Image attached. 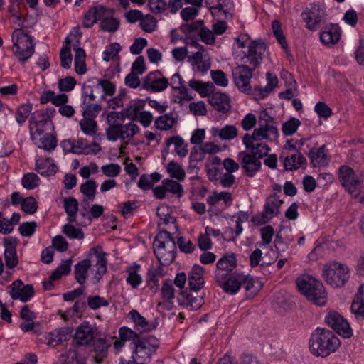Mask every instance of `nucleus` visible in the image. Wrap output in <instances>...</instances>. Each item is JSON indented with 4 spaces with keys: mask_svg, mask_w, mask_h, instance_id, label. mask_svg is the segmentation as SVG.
Masks as SVG:
<instances>
[{
    "mask_svg": "<svg viewBox=\"0 0 364 364\" xmlns=\"http://www.w3.org/2000/svg\"><path fill=\"white\" fill-rule=\"evenodd\" d=\"M119 334L120 339L124 341H132L131 345H132V346L141 338L138 333H136V332L133 331L132 330L127 327L120 328L119 330Z\"/></svg>",
    "mask_w": 364,
    "mask_h": 364,
    "instance_id": "obj_57",
    "label": "nucleus"
},
{
    "mask_svg": "<svg viewBox=\"0 0 364 364\" xmlns=\"http://www.w3.org/2000/svg\"><path fill=\"white\" fill-rule=\"evenodd\" d=\"M145 102L140 100H131L125 109L123 110L127 118L131 121H135L138 119L141 110L144 109Z\"/></svg>",
    "mask_w": 364,
    "mask_h": 364,
    "instance_id": "obj_34",
    "label": "nucleus"
},
{
    "mask_svg": "<svg viewBox=\"0 0 364 364\" xmlns=\"http://www.w3.org/2000/svg\"><path fill=\"white\" fill-rule=\"evenodd\" d=\"M238 160L242 168L248 177L255 176L262 167L261 159L247 151H240L238 154Z\"/></svg>",
    "mask_w": 364,
    "mask_h": 364,
    "instance_id": "obj_13",
    "label": "nucleus"
},
{
    "mask_svg": "<svg viewBox=\"0 0 364 364\" xmlns=\"http://www.w3.org/2000/svg\"><path fill=\"white\" fill-rule=\"evenodd\" d=\"M121 50V46L118 43H112L102 53V58L105 61H109L115 58Z\"/></svg>",
    "mask_w": 364,
    "mask_h": 364,
    "instance_id": "obj_63",
    "label": "nucleus"
},
{
    "mask_svg": "<svg viewBox=\"0 0 364 364\" xmlns=\"http://www.w3.org/2000/svg\"><path fill=\"white\" fill-rule=\"evenodd\" d=\"M140 26L143 31L151 33L156 29V21L155 18L149 14L145 16H142L140 21Z\"/></svg>",
    "mask_w": 364,
    "mask_h": 364,
    "instance_id": "obj_61",
    "label": "nucleus"
},
{
    "mask_svg": "<svg viewBox=\"0 0 364 364\" xmlns=\"http://www.w3.org/2000/svg\"><path fill=\"white\" fill-rule=\"evenodd\" d=\"M338 173L341 185L353 197L357 198L361 192L362 177L348 166H341Z\"/></svg>",
    "mask_w": 364,
    "mask_h": 364,
    "instance_id": "obj_8",
    "label": "nucleus"
},
{
    "mask_svg": "<svg viewBox=\"0 0 364 364\" xmlns=\"http://www.w3.org/2000/svg\"><path fill=\"white\" fill-rule=\"evenodd\" d=\"M266 48V44L262 41H252L248 45L247 50L244 52V55L240 57V60L256 69L262 61Z\"/></svg>",
    "mask_w": 364,
    "mask_h": 364,
    "instance_id": "obj_9",
    "label": "nucleus"
},
{
    "mask_svg": "<svg viewBox=\"0 0 364 364\" xmlns=\"http://www.w3.org/2000/svg\"><path fill=\"white\" fill-rule=\"evenodd\" d=\"M83 117H88L94 119L97 116L100 110L102 109V107L98 104H92L86 102V98L83 100L82 103Z\"/></svg>",
    "mask_w": 364,
    "mask_h": 364,
    "instance_id": "obj_52",
    "label": "nucleus"
},
{
    "mask_svg": "<svg viewBox=\"0 0 364 364\" xmlns=\"http://www.w3.org/2000/svg\"><path fill=\"white\" fill-rule=\"evenodd\" d=\"M189 61L197 68V70L202 73H205L210 68V62L203 60L200 51L196 52L191 56L188 57Z\"/></svg>",
    "mask_w": 364,
    "mask_h": 364,
    "instance_id": "obj_45",
    "label": "nucleus"
},
{
    "mask_svg": "<svg viewBox=\"0 0 364 364\" xmlns=\"http://www.w3.org/2000/svg\"><path fill=\"white\" fill-rule=\"evenodd\" d=\"M90 267L91 261L89 259H83L75 265V279L80 284L82 285L85 283L87 277V272Z\"/></svg>",
    "mask_w": 364,
    "mask_h": 364,
    "instance_id": "obj_33",
    "label": "nucleus"
},
{
    "mask_svg": "<svg viewBox=\"0 0 364 364\" xmlns=\"http://www.w3.org/2000/svg\"><path fill=\"white\" fill-rule=\"evenodd\" d=\"M300 121L294 117L284 122L282 125V132L285 136H290L294 134L300 126Z\"/></svg>",
    "mask_w": 364,
    "mask_h": 364,
    "instance_id": "obj_58",
    "label": "nucleus"
},
{
    "mask_svg": "<svg viewBox=\"0 0 364 364\" xmlns=\"http://www.w3.org/2000/svg\"><path fill=\"white\" fill-rule=\"evenodd\" d=\"M140 268V265L134 264L127 267L126 269V272L128 273L126 282L130 284L133 289H136L142 283V277L139 274Z\"/></svg>",
    "mask_w": 364,
    "mask_h": 364,
    "instance_id": "obj_40",
    "label": "nucleus"
},
{
    "mask_svg": "<svg viewBox=\"0 0 364 364\" xmlns=\"http://www.w3.org/2000/svg\"><path fill=\"white\" fill-rule=\"evenodd\" d=\"M204 269L200 265H194L188 274V285L191 290L198 291L204 284Z\"/></svg>",
    "mask_w": 364,
    "mask_h": 364,
    "instance_id": "obj_24",
    "label": "nucleus"
},
{
    "mask_svg": "<svg viewBox=\"0 0 364 364\" xmlns=\"http://www.w3.org/2000/svg\"><path fill=\"white\" fill-rule=\"evenodd\" d=\"M323 272L326 282L333 287H343L350 277L348 267L336 261L326 264Z\"/></svg>",
    "mask_w": 364,
    "mask_h": 364,
    "instance_id": "obj_6",
    "label": "nucleus"
},
{
    "mask_svg": "<svg viewBox=\"0 0 364 364\" xmlns=\"http://www.w3.org/2000/svg\"><path fill=\"white\" fill-rule=\"evenodd\" d=\"M208 102L215 110L222 113L229 112L231 108L230 98L225 93H213L208 97Z\"/></svg>",
    "mask_w": 364,
    "mask_h": 364,
    "instance_id": "obj_20",
    "label": "nucleus"
},
{
    "mask_svg": "<svg viewBox=\"0 0 364 364\" xmlns=\"http://www.w3.org/2000/svg\"><path fill=\"white\" fill-rule=\"evenodd\" d=\"M107 9L102 6H97L90 8L84 15L82 26L85 28L92 27L98 20H102L107 14Z\"/></svg>",
    "mask_w": 364,
    "mask_h": 364,
    "instance_id": "obj_17",
    "label": "nucleus"
},
{
    "mask_svg": "<svg viewBox=\"0 0 364 364\" xmlns=\"http://www.w3.org/2000/svg\"><path fill=\"white\" fill-rule=\"evenodd\" d=\"M255 70V68L243 63H241L240 65H237L232 69V75L235 84L242 92H248L251 91L250 81Z\"/></svg>",
    "mask_w": 364,
    "mask_h": 364,
    "instance_id": "obj_11",
    "label": "nucleus"
},
{
    "mask_svg": "<svg viewBox=\"0 0 364 364\" xmlns=\"http://www.w3.org/2000/svg\"><path fill=\"white\" fill-rule=\"evenodd\" d=\"M36 171L45 176H50L54 175L57 171V166L53 163L51 159H46L45 160H37L36 162Z\"/></svg>",
    "mask_w": 364,
    "mask_h": 364,
    "instance_id": "obj_35",
    "label": "nucleus"
},
{
    "mask_svg": "<svg viewBox=\"0 0 364 364\" xmlns=\"http://www.w3.org/2000/svg\"><path fill=\"white\" fill-rule=\"evenodd\" d=\"M211 133L221 140H232L237 136L238 130L234 125H225L223 128L213 127Z\"/></svg>",
    "mask_w": 364,
    "mask_h": 364,
    "instance_id": "obj_32",
    "label": "nucleus"
},
{
    "mask_svg": "<svg viewBox=\"0 0 364 364\" xmlns=\"http://www.w3.org/2000/svg\"><path fill=\"white\" fill-rule=\"evenodd\" d=\"M9 291L11 297L14 300H20L22 302H27L34 294V289L32 285H24L22 281L18 279L14 281Z\"/></svg>",
    "mask_w": 364,
    "mask_h": 364,
    "instance_id": "obj_15",
    "label": "nucleus"
},
{
    "mask_svg": "<svg viewBox=\"0 0 364 364\" xmlns=\"http://www.w3.org/2000/svg\"><path fill=\"white\" fill-rule=\"evenodd\" d=\"M341 28L338 25L331 24L320 33V40L326 46H332L341 38Z\"/></svg>",
    "mask_w": 364,
    "mask_h": 364,
    "instance_id": "obj_18",
    "label": "nucleus"
},
{
    "mask_svg": "<svg viewBox=\"0 0 364 364\" xmlns=\"http://www.w3.org/2000/svg\"><path fill=\"white\" fill-rule=\"evenodd\" d=\"M110 346V343L103 338H100L94 341L93 348L95 353L94 360L95 363H102L104 359L107 357L108 349Z\"/></svg>",
    "mask_w": 364,
    "mask_h": 364,
    "instance_id": "obj_29",
    "label": "nucleus"
},
{
    "mask_svg": "<svg viewBox=\"0 0 364 364\" xmlns=\"http://www.w3.org/2000/svg\"><path fill=\"white\" fill-rule=\"evenodd\" d=\"M166 144L170 146L173 144L176 153L181 157H184L188 154L187 145L184 144L183 139L179 136H174L167 139Z\"/></svg>",
    "mask_w": 364,
    "mask_h": 364,
    "instance_id": "obj_47",
    "label": "nucleus"
},
{
    "mask_svg": "<svg viewBox=\"0 0 364 364\" xmlns=\"http://www.w3.org/2000/svg\"><path fill=\"white\" fill-rule=\"evenodd\" d=\"M139 132V127L136 124L129 122L123 124L117 132L114 133L109 139V141H116L117 139L124 141L130 139Z\"/></svg>",
    "mask_w": 364,
    "mask_h": 364,
    "instance_id": "obj_22",
    "label": "nucleus"
},
{
    "mask_svg": "<svg viewBox=\"0 0 364 364\" xmlns=\"http://www.w3.org/2000/svg\"><path fill=\"white\" fill-rule=\"evenodd\" d=\"M166 171L171 178H176L179 181H183L186 177V172L184 169L181 166L173 161L168 164Z\"/></svg>",
    "mask_w": 364,
    "mask_h": 364,
    "instance_id": "obj_51",
    "label": "nucleus"
},
{
    "mask_svg": "<svg viewBox=\"0 0 364 364\" xmlns=\"http://www.w3.org/2000/svg\"><path fill=\"white\" fill-rule=\"evenodd\" d=\"M126 115L124 112H111L107 116L109 127L106 129L107 139L124 124Z\"/></svg>",
    "mask_w": 364,
    "mask_h": 364,
    "instance_id": "obj_21",
    "label": "nucleus"
},
{
    "mask_svg": "<svg viewBox=\"0 0 364 364\" xmlns=\"http://www.w3.org/2000/svg\"><path fill=\"white\" fill-rule=\"evenodd\" d=\"M90 254H93L97 259L95 264L97 270L95 274V278L99 282L102 275L107 272L106 253L102 250L100 247H95L90 250Z\"/></svg>",
    "mask_w": 364,
    "mask_h": 364,
    "instance_id": "obj_23",
    "label": "nucleus"
},
{
    "mask_svg": "<svg viewBox=\"0 0 364 364\" xmlns=\"http://www.w3.org/2000/svg\"><path fill=\"white\" fill-rule=\"evenodd\" d=\"M80 127L84 134L95 136L97 131V122L92 118L83 117L80 121Z\"/></svg>",
    "mask_w": 364,
    "mask_h": 364,
    "instance_id": "obj_48",
    "label": "nucleus"
},
{
    "mask_svg": "<svg viewBox=\"0 0 364 364\" xmlns=\"http://www.w3.org/2000/svg\"><path fill=\"white\" fill-rule=\"evenodd\" d=\"M63 205L65 213L68 215V219L70 222H75L76 214L78 210V202L73 197L65 198L63 200Z\"/></svg>",
    "mask_w": 364,
    "mask_h": 364,
    "instance_id": "obj_44",
    "label": "nucleus"
},
{
    "mask_svg": "<svg viewBox=\"0 0 364 364\" xmlns=\"http://www.w3.org/2000/svg\"><path fill=\"white\" fill-rule=\"evenodd\" d=\"M278 136L277 122L274 118L268 114L267 112L262 111L258 119V127L255 129L250 134L246 133L242 139L255 142H264V139L273 141Z\"/></svg>",
    "mask_w": 364,
    "mask_h": 364,
    "instance_id": "obj_3",
    "label": "nucleus"
},
{
    "mask_svg": "<svg viewBox=\"0 0 364 364\" xmlns=\"http://www.w3.org/2000/svg\"><path fill=\"white\" fill-rule=\"evenodd\" d=\"M159 346V340L153 336L140 338L139 341L132 346L133 349L132 355V360L136 364H144L149 362L152 355L156 353Z\"/></svg>",
    "mask_w": 364,
    "mask_h": 364,
    "instance_id": "obj_5",
    "label": "nucleus"
},
{
    "mask_svg": "<svg viewBox=\"0 0 364 364\" xmlns=\"http://www.w3.org/2000/svg\"><path fill=\"white\" fill-rule=\"evenodd\" d=\"M168 80L159 70L149 73L144 80V87L153 92H161L167 88Z\"/></svg>",
    "mask_w": 364,
    "mask_h": 364,
    "instance_id": "obj_14",
    "label": "nucleus"
},
{
    "mask_svg": "<svg viewBox=\"0 0 364 364\" xmlns=\"http://www.w3.org/2000/svg\"><path fill=\"white\" fill-rule=\"evenodd\" d=\"M340 346L334 333L325 328H317L313 332L309 341L310 350L317 356L326 357Z\"/></svg>",
    "mask_w": 364,
    "mask_h": 364,
    "instance_id": "obj_1",
    "label": "nucleus"
},
{
    "mask_svg": "<svg viewBox=\"0 0 364 364\" xmlns=\"http://www.w3.org/2000/svg\"><path fill=\"white\" fill-rule=\"evenodd\" d=\"M325 16L323 8L315 4H310L301 14L306 28L312 31L317 30L321 23H325Z\"/></svg>",
    "mask_w": 364,
    "mask_h": 364,
    "instance_id": "obj_10",
    "label": "nucleus"
},
{
    "mask_svg": "<svg viewBox=\"0 0 364 364\" xmlns=\"http://www.w3.org/2000/svg\"><path fill=\"white\" fill-rule=\"evenodd\" d=\"M283 200L276 194L270 196L267 198L263 216L266 219H271L279 213V208Z\"/></svg>",
    "mask_w": 364,
    "mask_h": 364,
    "instance_id": "obj_26",
    "label": "nucleus"
},
{
    "mask_svg": "<svg viewBox=\"0 0 364 364\" xmlns=\"http://www.w3.org/2000/svg\"><path fill=\"white\" fill-rule=\"evenodd\" d=\"M32 111V105L30 104H23L20 105L16 112V121L21 125L27 119Z\"/></svg>",
    "mask_w": 364,
    "mask_h": 364,
    "instance_id": "obj_56",
    "label": "nucleus"
},
{
    "mask_svg": "<svg viewBox=\"0 0 364 364\" xmlns=\"http://www.w3.org/2000/svg\"><path fill=\"white\" fill-rule=\"evenodd\" d=\"M73 50L75 51V70L79 75H83L86 73V64H85V51L81 48L73 47Z\"/></svg>",
    "mask_w": 364,
    "mask_h": 364,
    "instance_id": "obj_41",
    "label": "nucleus"
},
{
    "mask_svg": "<svg viewBox=\"0 0 364 364\" xmlns=\"http://www.w3.org/2000/svg\"><path fill=\"white\" fill-rule=\"evenodd\" d=\"M242 273L234 272L228 276L223 289L228 294H235L242 286Z\"/></svg>",
    "mask_w": 364,
    "mask_h": 364,
    "instance_id": "obj_31",
    "label": "nucleus"
},
{
    "mask_svg": "<svg viewBox=\"0 0 364 364\" xmlns=\"http://www.w3.org/2000/svg\"><path fill=\"white\" fill-rule=\"evenodd\" d=\"M42 118L38 121H33V117L30 119V132L31 138L38 135H45V126L48 123V119H46L45 114H41Z\"/></svg>",
    "mask_w": 364,
    "mask_h": 364,
    "instance_id": "obj_43",
    "label": "nucleus"
},
{
    "mask_svg": "<svg viewBox=\"0 0 364 364\" xmlns=\"http://www.w3.org/2000/svg\"><path fill=\"white\" fill-rule=\"evenodd\" d=\"M77 354L75 350H68L66 353L62 354L59 358V364H84L80 363L77 359Z\"/></svg>",
    "mask_w": 364,
    "mask_h": 364,
    "instance_id": "obj_64",
    "label": "nucleus"
},
{
    "mask_svg": "<svg viewBox=\"0 0 364 364\" xmlns=\"http://www.w3.org/2000/svg\"><path fill=\"white\" fill-rule=\"evenodd\" d=\"M326 321L337 333L344 338H350L353 335L349 323L338 313L335 311L328 313Z\"/></svg>",
    "mask_w": 364,
    "mask_h": 364,
    "instance_id": "obj_12",
    "label": "nucleus"
},
{
    "mask_svg": "<svg viewBox=\"0 0 364 364\" xmlns=\"http://www.w3.org/2000/svg\"><path fill=\"white\" fill-rule=\"evenodd\" d=\"M18 240L15 237H6L4 240V257L6 265L9 268H14L17 266L18 259L16 254V245Z\"/></svg>",
    "mask_w": 364,
    "mask_h": 364,
    "instance_id": "obj_16",
    "label": "nucleus"
},
{
    "mask_svg": "<svg viewBox=\"0 0 364 364\" xmlns=\"http://www.w3.org/2000/svg\"><path fill=\"white\" fill-rule=\"evenodd\" d=\"M306 160L301 153L297 152L296 154L287 156L284 159V168L287 171H294L299 168L304 164H306Z\"/></svg>",
    "mask_w": 364,
    "mask_h": 364,
    "instance_id": "obj_38",
    "label": "nucleus"
},
{
    "mask_svg": "<svg viewBox=\"0 0 364 364\" xmlns=\"http://www.w3.org/2000/svg\"><path fill=\"white\" fill-rule=\"evenodd\" d=\"M242 284L244 285L246 291H252V293H255L261 289L260 282L254 279L250 274L245 275L242 274Z\"/></svg>",
    "mask_w": 364,
    "mask_h": 364,
    "instance_id": "obj_55",
    "label": "nucleus"
},
{
    "mask_svg": "<svg viewBox=\"0 0 364 364\" xmlns=\"http://www.w3.org/2000/svg\"><path fill=\"white\" fill-rule=\"evenodd\" d=\"M13 52L16 58L25 63L34 53V45L31 37L22 28L16 29L12 34Z\"/></svg>",
    "mask_w": 364,
    "mask_h": 364,
    "instance_id": "obj_7",
    "label": "nucleus"
},
{
    "mask_svg": "<svg viewBox=\"0 0 364 364\" xmlns=\"http://www.w3.org/2000/svg\"><path fill=\"white\" fill-rule=\"evenodd\" d=\"M31 139L38 148L48 151H52L57 146V139L50 133H46V134L43 136L36 134Z\"/></svg>",
    "mask_w": 364,
    "mask_h": 364,
    "instance_id": "obj_28",
    "label": "nucleus"
},
{
    "mask_svg": "<svg viewBox=\"0 0 364 364\" xmlns=\"http://www.w3.org/2000/svg\"><path fill=\"white\" fill-rule=\"evenodd\" d=\"M154 254L163 266L169 265L176 257V244L171 234L166 231H160L154 241Z\"/></svg>",
    "mask_w": 364,
    "mask_h": 364,
    "instance_id": "obj_4",
    "label": "nucleus"
},
{
    "mask_svg": "<svg viewBox=\"0 0 364 364\" xmlns=\"http://www.w3.org/2000/svg\"><path fill=\"white\" fill-rule=\"evenodd\" d=\"M309 156L314 166H322L328 163L324 145L318 149H311L309 152Z\"/></svg>",
    "mask_w": 364,
    "mask_h": 364,
    "instance_id": "obj_39",
    "label": "nucleus"
},
{
    "mask_svg": "<svg viewBox=\"0 0 364 364\" xmlns=\"http://www.w3.org/2000/svg\"><path fill=\"white\" fill-rule=\"evenodd\" d=\"M183 80L178 73H175L171 78V86L173 90L179 91L180 94L185 96L188 93V89L183 85Z\"/></svg>",
    "mask_w": 364,
    "mask_h": 364,
    "instance_id": "obj_60",
    "label": "nucleus"
},
{
    "mask_svg": "<svg viewBox=\"0 0 364 364\" xmlns=\"http://www.w3.org/2000/svg\"><path fill=\"white\" fill-rule=\"evenodd\" d=\"M129 316L134 323L144 331H151L154 328L136 310H132Z\"/></svg>",
    "mask_w": 364,
    "mask_h": 364,
    "instance_id": "obj_54",
    "label": "nucleus"
},
{
    "mask_svg": "<svg viewBox=\"0 0 364 364\" xmlns=\"http://www.w3.org/2000/svg\"><path fill=\"white\" fill-rule=\"evenodd\" d=\"M242 143L247 151H249L252 155H254L259 159L267 156L268 152L270 151V147L265 142H255L252 141H244L242 139Z\"/></svg>",
    "mask_w": 364,
    "mask_h": 364,
    "instance_id": "obj_27",
    "label": "nucleus"
},
{
    "mask_svg": "<svg viewBox=\"0 0 364 364\" xmlns=\"http://www.w3.org/2000/svg\"><path fill=\"white\" fill-rule=\"evenodd\" d=\"M97 183L93 179H88L80 185V192L87 197L82 201V204L88 205L89 202L95 200Z\"/></svg>",
    "mask_w": 364,
    "mask_h": 364,
    "instance_id": "obj_36",
    "label": "nucleus"
},
{
    "mask_svg": "<svg viewBox=\"0 0 364 364\" xmlns=\"http://www.w3.org/2000/svg\"><path fill=\"white\" fill-rule=\"evenodd\" d=\"M205 4L208 8L211 10L213 14H214L213 11H217L218 12H223L226 17L229 14L228 11L232 7L231 0H205Z\"/></svg>",
    "mask_w": 364,
    "mask_h": 364,
    "instance_id": "obj_37",
    "label": "nucleus"
},
{
    "mask_svg": "<svg viewBox=\"0 0 364 364\" xmlns=\"http://www.w3.org/2000/svg\"><path fill=\"white\" fill-rule=\"evenodd\" d=\"M237 266L235 255L231 253L220 258L216 264V269L232 272Z\"/></svg>",
    "mask_w": 364,
    "mask_h": 364,
    "instance_id": "obj_42",
    "label": "nucleus"
},
{
    "mask_svg": "<svg viewBox=\"0 0 364 364\" xmlns=\"http://www.w3.org/2000/svg\"><path fill=\"white\" fill-rule=\"evenodd\" d=\"M72 333V329L69 327L56 329L48 334L46 339L47 345L50 347H55L63 341H67Z\"/></svg>",
    "mask_w": 364,
    "mask_h": 364,
    "instance_id": "obj_25",
    "label": "nucleus"
},
{
    "mask_svg": "<svg viewBox=\"0 0 364 364\" xmlns=\"http://www.w3.org/2000/svg\"><path fill=\"white\" fill-rule=\"evenodd\" d=\"M161 296L164 300L171 302L175 297V289L171 279H166L161 287Z\"/></svg>",
    "mask_w": 364,
    "mask_h": 364,
    "instance_id": "obj_53",
    "label": "nucleus"
},
{
    "mask_svg": "<svg viewBox=\"0 0 364 364\" xmlns=\"http://www.w3.org/2000/svg\"><path fill=\"white\" fill-rule=\"evenodd\" d=\"M119 26V21L113 17L107 16L106 14L102 17L100 28L103 31L114 33L117 31Z\"/></svg>",
    "mask_w": 364,
    "mask_h": 364,
    "instance_id": "obj_49",
    "label": "nucleus"
},
{
    "mask_svg": "<svg viewBox=\"0 0 364 364\" xmlns=\"http://www.w3.org/2000/svg\"><path fill=\"white\" fill-rule=\"evenodd\" d=\"M298 290L309 301L318 306L326 303V291L321 282L309 274H304L296 281Z\"/></svg>",
    "mask_w": 364,
    "mask_h": 364,
    "instance_id": "obj_2",
    "label": "nucleus"
},
{
    "mask_svg": "<svg viewBox=\"0 0 364 364\" xmlns=\"http://www.w3.org/2000/svg\"><path fill=\"white\" fill-rule=\"evenodd\" d=\"M101 150L100 145L93 142L89 144L88 141L82 138L75 140V154H97Z\"/></svg>",
    "mask_w": 364,
    "mask_h": 364,
    "instance_id": "obj_30",
    "label": "nucleus"
},
{
    "mask_svg": "<svg viewBox=\"0 0 364 364\" xmlns=\"http://www.w3.org/2000/svg\"><path fill=\"white\" fill-rule=\"evenodd\" d=\"M162 183L165 185L167 192L176 194L178 197L182 196L183 193V188L178 181L171 179H165L162 181Z\"/></svg>",
    "mask_w": 364,
    "mask_h": 364,
    "instance_id": "obj_59",
    "label": "nucleus"
},
{
    "mask_svg": "<svg viewBox=\"0 0 364 364\" xmlns=\"http://www.w3.org/2000/svg\"><path fill=\"white\" fill-rule=\"evenodd\" d=\"M154 124L158 129L168 130L176 124V120L173 117V113H170L157 117Z\"/></svg>",
    "mask_w": 364,
    "mask_h": 364,
    "instance_id": "obj_46",
    "label": "nucleus"
},
{
    "mask_svg": "<svg viewBox=\"0 0 364 364\" xmlns=\"http://www.w3.org/2000/svg\"><path fill=\"white\" fill-rule=\"evenodd\" d=\"M94 338L92 327L88 322H82L76 329L74 338L80 346L88 345Z\"/></svg>",
    "mask_w": 364,
    "mask_h": 364,
    "instance_id": "obj_19",
    "label": "nucleus"
},
{
    "mask_svg": "<svg viewBox=\"0 0 364 364\" xmlns=\"http://www.w3.org/2000/svg\"><path fill=\"white\" fill-rule=\"evenodd\" d=\"M188 86L197 91L200 95L205 96L208 94L209 92L212 90L214 87L213 85L211 82L204 83L201 81L196 80H191L188 82Z\"/></svg>",
    "mask_w": 364,
    "mask_h": 364,
    "instance_id": "obj_50",
    "label": "nucleus"
},
{
    "mask_svg": "<svg viewBox=\"0 0 364 364\" xmlns=\"http://www.w3.org/2000/svg\"><path fill=\"white\" fill-rule=\"evenodd\" d=\"M38 176L34 173L25 174L22 178V185L26 189H33L38 186Z\"/></svg>",
    "mask_w": 364,
    "mask_h": 364,
    "instance_id": "obj_62",
    "label": "nucleus"
}]
</instances>
